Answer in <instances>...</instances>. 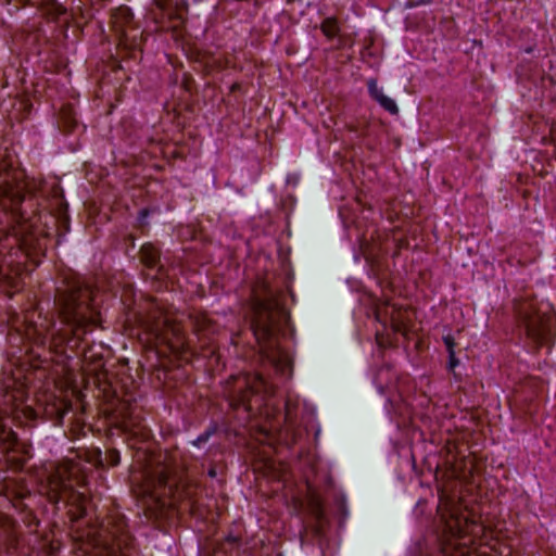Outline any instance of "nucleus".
<instances>
[{"mask_svg":"<svg viewBox=\"0 0 556 556\" xmlns=\"http://www.w3.org/2000/svg\"><path fill=\"white\" fill-rule=\"evenodd\" d=\"M141 261L149 267L156 265L159 260V251L152 244H144L140 251Z\"/></svg>","mask_w":556,"mask_h":556,"instance_id":"nucleus-10","label":"nucleus"},{"mask_svg":"<svg viewBox=\"0 0 556 556\" xmlns=\"http://www.w3.org/2000/svg\"><path fill=\"white\" fill-rule=\"evenodd\" d=\"M287 319V313L280 303L279 296L273 291L266 292L254 304V319L252 329L261 344L275 340L279 326Z\"/></svg>","mask_w":556,"mask_h":556,"instance_id":"nucleus-3","label":"nucleus"},{"mask_svg":"<svg viewBox=\"0 0 556 556\" xmlns=\"http://www.w3.org/2000/svg\"><path fill=\"white\" fill-rule=\"evenodd\" d=\"M206 440L207 435H201L193 442V444L199 445L201 442H205Z\"/></svg>","mask_w":556,"mask_h":556,"instance_id":"nucleus-19","label":"nucleus"},{"mask_svg":"<svg viewBox=\"0 0 556 556\" xmlns=\"http://www.w3.org/2000/svg\"><path fill=\"white\" fill-rule=\"evenodd\" d=\"M116 458H118V455H115V457H113L114 464H117Z\"/></svg>","mask_w":556,"mask_h":556,"instance_id":"nucleus-21","label":"nucleus"},{"mask_svg":"<svg viewBox=\"0 0 556 556\" xmlns=\"http://www.w3.org/2000/svg\"><path fill=\"white\" fill-rule=\"evenodd\" d=\"M321 30L327 37H334L339 31L337 20L332 17L326 18L321 24Z\"/></svg>","mask_w":556,"mask_h":556,"instance_id":"nucleus-12","label":"nucleus"},{"mask_svg":"<svg viewBox=\"0 0 556 556\" xmlns=\"http://www.w3.org/2000/svg\"><path fill=\"white\" fill-rule=\"evenodd\" d=\"M391 315V323L395 331L402 332L403 334H407L406 326L403 323V313L401 311H395L394 307H392Z\"/></svg>","mask_w":556,"mask_h":556,"instance_id":"nucleus-11","label":"nucleus"},{"mask_svg":"<svg viewBox=\"0 0 556 556\" xmlns=\"http://www.w3.org/2000/svg\"><path fill=\"white\" fill-rule=\"evenodd\" d=\"M110 525V522H108ZM109 534L112 536L114 541V545L112 547H103V548H96L92 553H90L89 556H127L124 552L119 551L117 552L116 548L122 549L123 545L128 544V534L126 533L124 529L123 523H118L114 529H109Z\"/></svg>","mask_w":556,"mask_h":556,"instance_id":"nucleus-9","label":"nucleus"},{"mask_svg":"<svg viewBox=\"0 0 556 556\" xmlns=\"http://www.w3.org/2000/svg\"><path fill=\"white\" fill-rule=\"evenodd\" d=\"M116 458H118V455H115V457H113L114 464H117Z\"/></svg>","mask_w":556,"mask_h":556,"instance_id":"nucleus-22","label":"nucleus"},{"mask_svg":"<svg viewBox=\"0 0 556 556\" xmlns=\"http://www.w3.org/2000/svg\"><path fill=\"white\" fill-rule=\"evenodd\" d=\"M444 341H445V344L447 345L448 351H450L451 366L454 367L455 366V361H454V352H453V340H452L451 337H446L444 339Z\"/></svg>","mask_w":556,"mask_h":556,"instance_id":"nucleus-15","label":"nucleus"},{"mask_svg":"<svg viewBox=\"0 0 556 556\" xmlns=\"http://www.w3.org/2000/svg\"><path fill=\"white\" fill-rule=\"evenodd\" d=\"M3 434H4V439H5V440L12 441V442H14V441L16 440V435H15V433H14V432H12L11 430H10V431H8V433H4V432H3Z\"/></svg>","mask_w":556,"mask_h":556,"instance_id":"nucleus-17","label":"nucleus"},{"mask_svg":"<svg viewBox=\"0 0 556 556\" xmlns=\"http://www.w3.org/2000/svg\"><path fill=\"white\" fill-rule=\"evenodd\" d=\"M70 469L68 465H60L48 477L46 493L50 501L56 503L73 495L71 493Z\"/></svg>","mask_w":556,"mask_h":556,"instance_id":"nucleus-6","label":"nucleus"},{"mask_svg":"<svg viewBox=\"0 0 556 556\" xmlns=\"http://www.w3.org/2000/svg\"><path fill=\"white\" fill-rule=\"evenodd\" d=\"M516 312L530 340L536 344L548 342L555 326V315L548 303L523 301L517 305Z\"/></svg>","mask_w":556,"mask_h":556,"instance_id":"nucleus-4","label":"nucleus"},{"mask_svg":"<svg viewBox=\"0 0 556 556\" xmlns=\"http://www.w3.org/2000/svg\"><path fill=\"white\" fill-rule=\"evenodd\" d=\"M124 428H125V430H127V431H131V432H134L135 434H137V433H141V429H140V428H138V429H134V428H132V425L130 424V421H124Z\"/></svg>","mask_w":556,"mask_h":556,"instance_id":"nucleus-16","label":"nucleus"},{"mask_svg":"<svg viewBox=\"0 0 556 556\" xmlns=\"http://www.w3.org/2000/svg\"><path fill=\"white\" fill-rule=\"evenodd\" d=\"M25 189L23 172L0 160V254L9 265L35 249L33 223L22 207Z\"/></svg>","mask_w":556,"mask_h":556,"instance_id":"nucleus-1","label":"nucleus"},{"mask_svg":"<svg viewBox=\"0 0 556 556\" xmlns=\"http://www.w3.org/2000/svg\"><path fill=\"white\" fill-rule=\"evenodd\" d=\"M442 518L445 522V529L451 534L448 546L455 548L458 556H473L476 548H469L468 545L475 544L473 536L482 532V527L469 521L467 516H458L447 502H441L439 505Z\"/></svg>","mask_w":556,"mask_h":556,"instance_id":"nucleus-5","label":"nucleus"},{"mask_svg":"<svg viewBox=\"0 0 556 556\" xmlns=\"http://www.w3.org/2000/svg\"><path fill=\"white\" fill-rule=\"evenodd\" d=\"M27 323L25 328V337L29 340H34L39 344H46L48 341L54 346H60L65 342V338L59 333H55L49 321L46 319L40 324L34 323L26 317Z\"/></svg>","mask_w":556,"mask_h":556,"instance_id":"nucleus-7","label":"nucleus"},{"mask_svg":"<svg viewBox=\"0 0 556 556\" xmlns=\"http://www.w3.org/2000/svg\"><path fill=\"white\" fill-rule=\"evenodd\" d=\"M116 458H118V455H115V457H113L114 464H117Z\"/></svg>","mask_w":556,"mask_h":556,"instance_id":"nucleus-23","label":"nucleus"},{"mask_svg":"<svg viewBox=\"0 0 556 556\" xmlns=\"http://www.w3.org/2000/svg\"><path fill=\"white\" fill-rule=\"evenodd\" d=\"M26 414L28 415V417H33L34 416V412L29 407L26 408Z\"/></svg>","mask_w":556,"mask_h":556,"instance_id":"nucleus-20","label":"nucleus"},{"mask_svg":"<svg viewBox=\"0 0 556 556\" xmlns=\"http://www.w3.org/2000/svg\"><path fill=\"white\" fill-rule=\"evenodd\" d=\"M159 483L160 485H165L167 483V476L165 472L160 473Z\"/></svg>","mask_w":556,"mask_h":556,"instance_id":"nucleus-18","label":"nucleus"},{"mask_svg":"<svg viewBox=\"0 0 556 556\" xmlns=\"http://www.w3.org/2000/svg\"><path fill=\"white\" fill-rule=\"evenodd\" d=\"M377 101L383 109H386L390 113L396 114L399 112V108H397L395 101L393 99L389 98L388 96H386L384 93Z\"/></svg>","mask_w":556,"mask_h":556,"instance_id":"nucleus-13","label":"nucleus"},{"mask_svg":"<svg viewBox=\"0 0 556 556\" xmlns=\"http://www.w3.org/2000/svg\"><path fill=\"white\" fill-rule=\"evenodd\" d=\"M112 27L119 37L121 45H128L129 31L132 28V13L127 7H119L112 13L111 17Z\"/></svg>","mask_w":556,"mask_h":556,"instance_id":"nucleus-8","label":"nucleus"},{"mask_svg":"<svg viewBox=\"0 0 556 556\" xmlns=\"http://www.w3.org/2000/svg\"><path fill=\"white\" fill-rule=\"evenodd\" d=\"M60 315L62 321L72 333L66 339L77 346L83 336L91 331L100 323L93 292L86 286H75L60 298Z\"/></svg>","mask_w":556,"mask_h":556,"instance_id":"nucleus-2","label":"nucleus"},{"mask_svg":"<svg viewBox=\"0 0 556 556\" xmlns=\"http://www.w3.org/2000/svg\"><path fill=\"white\" fill-rule=\"evenodd\" d=\"M370 96L377 101L382 94L383 90L378 86L377 81L371 79L367 83Z\"/></svg>","mask_w":556,"mask_h":556,"instance_id":"nucleus-14","label":"nucleus"}]
</instances>
